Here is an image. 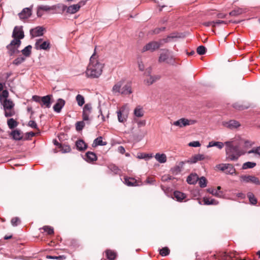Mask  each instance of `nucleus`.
<instances>
[{
	"label": "nucleus",
	"instance_id": "f257e3e1",
	"mask_svg": "<svg viewBox=\"0 0 260 260\" xmlns=\"http://www.w3.org/2000/svg\"><path fill=\"white\" fill-rule=\"evenodd\" d=\"M96 47L90 58L89 62L85 72L86 77L88 78H99L102 75L105 67V64L99 59V56L96 54Z\"/></svg>",
	"mask_w": 260,
	"mask_h": 260
},
{
	"label": "nucleus",
	"instance_id": "f03ea898",
	"mask_svg": "<svg viewBox=\"0 0 260 260\" xmlns=\"http://www.w3.org/2000/svg\"><path fill=\"white\" fill-rule=\"evenodd\" d=\"M226 146L225 152L226 159L231 161L237 160L239 157L245 154L246 152L241 150L239 146L233 139L231 141H226L224 143Z\"/></svg>",
	"mask_w": 260,
	"mask_h": 260
},
{
	"label": "nucleus",
	"instance_id": "7ed1b4c3",
	"mask_svg": "<svg viewBox=\"0 0 260 260\" xmlns=\"http://www.w3.org/2000/svg\"><path fill=\"white\" fill-rule=\"evenodd\" d=\"M124 84L123 81H119L116 82L113 85L111 92L113 95L118 96L120 95L130 94L132 92V89L130 86Z\"/></svg>",
	"mask_w": 260,
	"mask_h": 260
},
{
	"label": "nucleus",
	"instance_id": "20e7f679",
	"mask_svg": "<svg viewBox=\"0 0 260 260\" xmlns=\"http://www.w3.org/2000/svg\"><path fill=\"white\" fill-rule=\"evenodd\" d=\"M5 111V116L7 117H11L15 114L14 110L15 104L10 99H5L0 102Z\"/></svg>",
	"mask_w": 260,
	"mask_h": 260
},
{
	"label": "nucleus",
	"instance_id": "39448f33",
	"mask_svg": "<svg viewBox=\"0 0 260 260\" xmlns=\"http://www.w3.org/2000/svg\"><path fill=\"white\" fill-rule=\"evenodd\" d=\"M170 37L160 40L159 41H152L146 44L142 49L141 52L146 51L153 52L155 50L158 49L165 43L168 42V39Z\"/></svg>",
	"mask_w": 260,
	"mask_h": 260
},
{
	"label": "nucleus",
	"instance_id": "423d86ee",
	"mask_svg": "<svg viewBox=\"0 0 260 260\" xmlns=\"http://www.w3.org/2000/svg\"><path fill=\"white\" fill-rule=\"evenodd\" d=\"M20 40L17 39H13L12 40L11 43L7 46L9 55L12 56L13 54L19 52L18 48L20 46Z\"/></svg>",
	"mask_w": 260,
	"mask_h": 260
},
{
	"label": "nucleus",
	"instance_id": "0eeeda50",
	"mask_svg": "<svg viewBox=\"0 0 260 260\" xmlns=\"http://www.w3.org/2000/svg\"><path fill=\"white\" fill-rule=\"evenodd\" d=\"M151 69H148L145 72V75L147 78L144 80V83L147 85H150L153 83L160 79V76L158 75L151 76L150 75Z\"/></svg>",
	"mask_w": 260,
	"mask_h": 260
},
{
	"label": "nucleus",
	"instance_id": "6e6552de",
	"mask_svg": "<svg viewBox=\"0 0 260 260\" xmlns=\"http://www.w3.org/2000/svg\"><path fill=\"white\" fill-rule=\"evenodd\" d=\"M240 181L244 183H252L256 185H260L258 178L253 175H241L240 176Z\"/></svg>",
	"mask_w": 260,
	"mask_h": 260
},
{
	"label": "nucleus",
	"instance_id": "1a4fd4ad",
	"mask_svg": "<svg viewBox=\"0 0 260 260\" xmlns=\"http://www.w3.org/2000/svg\"><path fill=\"white\" fill-rule=\"evenodd\" d=\"M197 122V121L192 119H188L185 118H182L179 120L174 121L173 125L175 126H179V127H182L187 125H190L194 124Z\"/></svg>",
	"mask_w": 260,
	"mask_h": 260
},
{
	"label": "nucleus",
	"instance_id": "9d476101",
	"mask_svg": "<svg viewBox=\"0 0 260 260\" xmlns=\"http://www.w3.org/2000/svg\"><path fill=\"white\" fill-rule=\"evenodd\" d=\"M35 48L37 50H48L50 48L49 41H43L42 39H38L35 43Z\"/></svg>",
	"mask_w": 260,
	"mask_h": 260
},
{
	"label": "nucleus",
	"instance_id": "9b49d317",
	"mask_svg": "<svg viewBox=\"0 0 260 260\" xmlns=\"http://www.w3.org/2000/svg\"><path fill=\"white\" fill-rule=\"evenodd\" d=\"M234 139L239 146L244 144L245 148L251 147L254 144V142L244 139L240 136H236Z\"/></svg>",
	"mask_w": 260,
	"mask_h": 260
},
{
	"label": "nucleus",
	"instance_id": "f8f14e48",
	"mask_svg": "<svg viewBox=\"0 0 260 260\" xmlns=\"http://www.w3.org/2000/svg\"><path fill=\"white\" fill-rule=\"evenodd\" d=\"M118 120L119 122L124 123L127 118V113L125 111V106L120 108L117 111Z\"/></svg>",
	"mask_w": 260,
	"mask_h": 260
},
{
	"label": "nucleus",
	"instance_id": "ddd939ff",
	"mask_svg": "<svg viewBox=\"0 0 260 260\" xmlns=\"http://www.w3.org/2000/svg\"><path fill=\"white\" fill-rule=\"evenodd\" d=\"M210 157L209 156L205 155L203 154H197L193 155L191 158H189L186 162L190 164H194L198 161L203 160H209Z\"/></svg>",
	"mask_w": 260,
	"mask_h": 260
},
{
	"label": "nucleus",
	"instance_id": "4468645a",
	"mask_svg": "<svg viewBox=\"0 0 260 260\" xmlns=\"http://www.w3.org/2000/svg\"><path fill=\"white\" fill-rule=\"evenodd\" d=\"M24 37V32L22 27L15 26L12 34V37L14 38V39L20 40V39H23Z\"/></svg>",
	"mask_w": 260,
	"mask_h": 260
},
{
	"label": "nucleus",
	"instance_id": "2eb2a0df",
	"mask_svg": "<svg viewBox=\"0 0 260 260\" xmlns=\"http://www.w3.org/2000/svg\"><path fill=\"white\" fill-rule=\"evenodd\" d=\"M32 6L29 8H24L18 14L20 19L22 20L30 17L32 14Z\"/></svg>",
	"mask_w": 260,
	"mask_h": 260
},
{
	"label": "nucleus",
	"instance_id": "dca6fc26",
	"mask_svg": "<svg viewBox=\"0 0 260 260\" xmlns=\"http://www.w3.org/2000/svg\"><path fill=\"white\" fill-rule=\"evenodd\" d=\"M52 95L49 94L41 97V106L42 107L49 108L51 107V99Z\"/></svg>",
	"mask_w": 260,
	"mask_h": 260
},
{
	"label": "nucleus",
	"instance_id": "f3484780",
	"mask_svg": "<svg viewBox=\"0 0 260 260\" xmlns=\"http://www.w3.org/2000/svg\"><path fill=\"white\" fill-rule=\"evenodd\" d=\"M66 102L62 99H58L56 104L53 106V110L56 113H60L61 111L62 108L65 105Z\"/></svg>",
	"mask_w": 260,
	"mask_h": 260
},
{
	"label": "nucleus",
	"instance_id": "a211bd4d",
	"mask_svg": "<svg viewBox=\"0 0 260 260\" xmlns=\"http://www.w3.org/2000/svg\"><path fill=\"white\" fill-rule=\"evenodd\" d=\"M123 182L128 186H137L139 185V182L134 178L124 177Z\"/></svg>",
	"mask_w": 260,
	"mask_h": 260
},
{
	"label": "nucleus",
	"instance_id": "6ab92c4d",
	"mask_svg": "<svg viewBox=\"0 0 260 260\" xmlns=\"http://www.w3.org/2000/svg\"><path fill=\"white\" fill-rule=\"evenodd\" d=\"M91 106L90 104H86L83 109L82 118L84 121L89 120V116L91 113Z\"/></svg>",
	"mask_w": 260,
	"mask_h": 260
},
{
	"label": "nucleus",
	"instance_id": "aec40b11",
	"mask_svg": "<svg viewBox=\"0 0 260 260\" xmlns=\"http://www.w3.org/2000/svg\"><path fill=\"white\" fill-rule=\"evenodd\" d=\"M220 257L221 260H237L238 258L237 257L235 252H230L229 253L223 252L221 254Z\"/></svg>",
	"mask_w": 260,
	"mask_h": 260
},
{
	"label": "nucleus",
	"instance_id": "412c9836",
	"mask_svg": "<svg viewBox=\"0 0 260 260\" xmlns=\"http://www.w3.org/2000/svg\"><path fill=\"white\" fill-rule=\"evenodd\" d=\"M223 125L230 129L236 128L240 126L239 122L231 120L229 121H225L223 122Z\"/></svg>",
	"mask_w": 260,
	"mask_h": 260
},
{
	"label": "nucleus",
	"instance_id": "4be33fe9",
	"mask_svg": "<svg viewBox=\"0 0 260 260\" xmlns=\"http://www.w3.org/2000/svg\"><path fill=\"white\" fill-rule=\"evenodd\" d=\"M44 28L42 27L38 26L35 28L31 29L30 33L32 37H37L43 35Z\"/></svg>",
	"mask_w": 260,
	"mask_h": 260
},
{
	"label": "nucleus",
	"instance_id": "5701e85b",
	"mask_svg": "<svg viewBox=\"0 0 260 260\" xmlns=\"http://www.w3.org/2000/svg\"><path fill=\"white\" fill-rule=\"evenodd\" d=\"M163 52L160 54V56L158 58V61L159 62H169L168 59L170 58V53L168 50L165 49L163 50Z\"/></svg>",
	"mask_w": 260,
	"mask_h": 260
},
{
	"label": "nucleus",
	"instance_id": "b1692460",
	"mask_svg": "<svg viewBox=\"0 0 260 260\" xmlns=\"http://www.w3.org/2000/svg\"><path fill=\"white\" fill-rule=\"evenodd\" d=\"M184 161H180L178 165H176L171 168V172L174 175H177L180 173L182 171V169L184 165L185 164Z\"/></svg>",
	"mask_w": 260,
	"mask_h": 260
},
{
	"label": "nucleus",
	"instance_id": "393cba45",
	"mask_svg": "<svg viewBox=\"0 0 260 260\" xmlns=\"http://www.w3.org/2000/svg\"><path fill=\"white\" fill-rule=\"evenodd\" d=\"M247 12V9L246 8H236L234 9L233 11L230 12V15L232 16H238L240 15L244 14Z\"/></svg>",
	"mask_w": 260,
	"mask_h": 260
},
{
	"label": "nucleus",
	"instance_id": "a878e982",
	"mask_svg": "<svg viewBox=\"0 0 260 260\" xmlns=\"http://www.w3.org/2000/svg\"><path fill=\"white\" fill-rule=\"evenodd\" d=\"M199 179V177L197 174L192 173L187 178L186 181L189 184H196Z\"/></svg>",
	"mask_w": 260,
	"mask_h": 260
},
{
	"label": "nucleus",
	"instance_id": "bb28decb",
	"mask_svg": "<svg viewBox=\"0 0 260 260\" xmlns=\"http://www.w3.org/2000/svg\"><path fill=\"white\" fill-rule=\"evenodd\" d=\"M85 160L89 162L97 160V156L95 153L93 152L88 151L85 154Z\"/></svg>",
	"mask_w": 260,
	"mask_h": 260
},
{
	"label": "nucleus",
	"instance_id": "cd10ccee",
	"mask_svg": "<svg viewBox=\"0 0 260 260\" xmlns=\"http://www.w3.org/2000/svg\"><path fill=\"white\" fill-rule=\"evenodd\" d=\"M207 191L217 198H221L223 197V193L222 191H218L214 188H208L207 189Z\"/></svg>",
	"mask_w": 260,
	"mask_h": 260
},
{
	"label": "nucleus",
	"instance_id": "c85d7f7f",
	"mask_svg": "<svg viewBox=\"0 0 260 260\" xmlns=\"http://www.w3.org/2000/svg\"><path fill=\"white\" fill-rule=\"evenodd\" d=\"M105 254L106 257L109 260H114L117 257V253L111 249L106 250Z\"/></svg>",
	"mask_w": 260,
	"mask_h": 260
},
{
	"label": "nucleus",
	"instance_id": "c756f323",
	"mask_svg": "<svg viewBox=\"0 0 260 260\" xmlns=\"http://www.w3.org/2000/svg\"><path fill=\"white\" fill-rule=\"evenodd\" d=\"M174 196L176 200L178 202H182L186 197L185 193L179 191H175L174 192Z\"/></svg>",
	"mask_w": 260,
	"mask_h": 260
},
{
	"label": "nucleus",
	"instance_id": "7c9ffc66",
	"mask_svg": "<svg viewBox=\"0 0 260 260\" xmlns=\"http://www.w3.org/2000/svg\"><path fill=\"white\" fill-rule=\"evenodd\" d=\"M76 146L77 149L80 151L85 150L87 147L86 144L82 140L77 141Z\"/></svg>",
	"mask_w": 260,
	"mask_h": 260
},
{
	"label": "nucleus",
	"instance_id": "2f4dec72",
	"mask_svg": "<svg viewBox=\"0 0 260 260\" xmlns=\"http://www.w3.org/2000/svg\"><path fill=\"white\" fill-rule=\"evenodd\" d=\"M203 201L204 202V205H216L218 204V202L214 199L207 197H204L203 198Z\"/></svg>",
	"mask_w": 260,
	"mask_h": 260
},
{
	"label": "nucleus",
	"instance_id": "473e14b6",
	"mask_svg": "<svg viewBox=\"0 0 260 260\" xmlns=\"http://www.w3.org/2000/svg\"><path fill=\"white\" fill-rule=\"evenodd\" d=\"M107 144V143L106 142L103 141V138L102 137H99L94 140L92 146H105Z\"/></svg>",
	"mask_w": 260,
	"mask_h": 260
},
{
	"label": "nucleus",
	"instance_id": "72a5a7b5",
	"mask_svg": "<svg viewBox=\"0 0 260 260\" xmlns=\"http://www.w3.org/2000/svg\"><path fill=\"white\" fill-rule=\"evenodd\" d=\"M80 10L79 6L76 4H73L69 6L68 14H74Z\"/></svg>",
	"mask_w": 260,
	"mask_h": 260
},
{
	"label": "nucleus",
	"instance_id": "f704fd0d",
	"mask_svg": "<svg viewBox=\"0 0 260 260\" xmlns=\"http://www.w3.org/2000/svg\"><path fill=\"white\" fill-rule=\"evenodd\" d=\"M155 158L160 163H165L167 161V156L164 153H156L155 155Z\"/></svg>",
	"mask_w": 260,
	"mask_h": 260
},
{
	"label": "nucleus",
	"instance_id": "c9c22d12",
	"mask_svg": "<svg viewBox=\"0 0 260 260\" xmlns=\"http://www.w3.org/2000/svg\"><path fill=\"white\" fill-rule=\"evenodd\" d=\"M11 135L13 139L15 140H20L22 138L20 131L18 129L13 131L11 133Z\"/></svg>",
	"mask_w": 260,
	"mask_h": 260
},
{
	"label": "nucleus",
	"instance_id": "e433bc0d",
	"mask_svg": "<svg viewBox=\"0 0 260 260\" xmlns=\"http://www.w3.org/2000/svg\"><path fill=\"white\" fill-rule=\"evenodd\" d=\"M213 146H216L219 149H222L224 146V144L221 142H215V141H211L207 145V147H212Z\"/></svg>",
	"mask_w": 260,
	"mask_h": 260
},
{
	"label": "nucleus",
	"instance_id": "4c0bfd02",
	"mask_svg": "<svg viewBox=\"0 0 260 260\" xmlns=\"http://www.w3.org/2000/svg\"><path fill=\"white\" fill-rule=\"evenodd\" d=\"M7 124L10 129H13L17 126L18 122L13 118H10L7 121Z\"/></svg>",
	"mask_w": 260,
	"mask_h": 260
},
{
	"label": "nucleus",
	"instance_id": "58836bf2",
	"mask_svg": "<svg viewBox=\"0 0 260 260\" xmlns=\"http://www.w3.org/2000/svg\"><path fill=\"white\" fill-rule=\"evenodd\" d=\"M108 167L109 169L111 172H113V173L114 174H117L120 172V170L119 169V168L114 164H109L108 165Z\"/></svg>",
	"mask_w": 260,
	"mask_h": 260
},
{
	"label": "nucleus",
	"instance_id": "ea45409f",
	"mask_svg": "<svg viewBox=\"0 0 260 260\" xmlns=\"http://www.w3.org/2000/svg\"><path fill=\"white\" fill-rule=\"evenodd\" d=\"M134 114L138 117H141L144 115V112L142 108L140 106L136 107L134 110Z\"/></svg>",
	"mask_w": 260,
	"mask_h": 260
},
{
	"label": "nucleus",
	"instance_id": "a19ab883",
	"mask_svg": "<svg viewBox=\"0 0 260 260\" xmlns=\"http://www.w3.org/2000/svg\"><path fill=\"white\" fill-rule=\"evenodd\" d=\"M256 163L254 162L248 161L243 164L242 169L244 170L253 168L256 166Z\"/></svg>",
	"mask_w": 260,
	"mask_h": 260
},
{
	"label": "nucleus",
	"instance_id": "79ce46f5",
	"mask_svg": "<svg viewBox=\"0 0 260 260\" xmlns=\"http://www.w3.org/2000/svg\"><path fill=\"white\" fill-rule=\"evenodd\" d=\"M32 47L31 45H28L25 47L22 50V53L25 57H28L31 54V50Z\"/></svg>",
	"mask_w": 260,
	"mask_h": 260
},
{
	"label": "nucleus",
	"instance_id": "37998d69",
	"mask_svg": "<svg viewBox=\"0 0 260 260\" xmlns=\"http://www.w3.org/2000/svg\"><path fill=\"white\" fill-rule=\"evenodd\" d=\"M76 100L79 106H82L85 103V99L83 95L78 94L76 97Z\"/></svg>",
	"mask_w": 260,
	"mask_h": 260
},
{
	"label": "nucleus",
	"instance_id": "c03bdc74",
	"mask_svg": "<svg viewBox=\"0 0 260 260\" xmlns=\"http://www.w3.org/2000/svg\"><path fill=\"white\" fill-rule=\"evenodd\" d=\"M228 168L225 173L226 174L233 175L236 173V169L232 164H228Z\"/></svg>",
	"mask_w": 260,
	"mask_h": 260
},
{
	"label": "nucleus",
	"instance_id": "a18cd8bd",
	"mask_svg": "<svg viewBox=\"0 0 260 260\" xmlns=\"http://www.w3.org/2000/svg\"><path fill=\"white\" fill-rule=\"evenodd\" d=\"M247 197L249 199L250 203L252 205H255L257 203V199L254 195L251 192L247 193Z\"/></svg>",
	"mask_w": 260,
	"mask_h": 260
},
{
	"label": "nucleus",
	"instance_id": "49530a36",
	"mask_svg": "<svg viewBox=\"0 0 260 260\" xmlns=\"http://www.w3.org/2000/svg\"><path fill=\"white\" fill-rule=\"evenodd\" d=\"M199 184L201 188H204L207 186V181L205 177H202L199 178Z\"/></svg>",
	"mask_w": 260,
	"mask_h": 260
},
{
	"label": "nucleus",
	"instance_id": "de8ad7c7",
	"mask_svg": "<svg viewBox=\"0 0 260 260\" xmlns=\"http://www.w3.org/2000/svg\"><path fill=\"white\" fill-rule=\"evenodd\" d=\"M9 92L7 90H4L0 93V102L5 99H8Z\"/></svg>",
	"mask_w": 260,
	"mask_h": 260
},
{
	"label": "nucleus",
	"instance_id": "09e8293b",
	"mask_svg": "<svg viewBox=\"0 0 260 260\" xmlns=\"http://www.w3.org/2000/svg\"><path fill=\"white\" fill-rule=\"evenodd\" d=\"M247 153L248 154L253 153L260 157V146L253 148L251 150L247 151Z\"/></svg>",
	"mask_w": 260,
	"mask_h": 260
},
{
	"label": "nucleus",
	"instance_id": "8fccbe9b",
	"mask_svg": "<svg viewBox=\"0 0 260 260\" xmlns=\"http://www.w3.org/2000/svg\"><path fill=\"white\" fill-rule=\"evenodd\" d=\"M42 229L47 233V234L49 235H53L54 234V229L52 227L45 225L42 228Z\"/></svg>",
	"mask_w": 260,
	"mask_h": 260
},
{
	"label": "nucleus",
	"instance_id": "3c124183",
	"mask_svg": "<svg viewBox=\"0 0 260 260\" xmlns=\"http://www.w3.org/2000/svg\"><path fill=\"white\" fill-rule=\"evenodd\" d=\"M25 59V58L23 56L18 57L13 61V63L15 65L18 66L22 63Z\"/></svg>",
	"mask_w": 260,
	"mask_h": 260
},
{
	"label": "nucleus",
	"instance_id": "603ef678",
	"mask_svg": "<svg viewBox=\"0 0 260 260\" xmlns=\"http://www.w3.org/2000/svg\"><path fill=\"white\" fill-rule=\"evenodd\" d=\"M197 52L199 55L205 54L206 52V48L204 46H200L197 48Z\"/></svg>",
	"mask_w": 260,
	"mask_h": 260
},
{
	"label": "nucleus",
	"instance_id": "864d4df0",
	"mask_svg": "<svg viewBox=\"0 0 260 260\" xmlns=\"http://www.w3.org/2000/svg\"><path fill=\"white\" fill-rule=\"evenodd\" d=\"M85 126V123L84 121H78L76 123V129L77 131H81Z\"/></svg>",
	"mask_w": 260,
	"mask_h": 260
},
{
	"label": "nucleus",
	"instance_id": "5fc2aeb1",
	"mask_svg": "<svg viewBox=\"0 0 260 260\" xmlns=\"http://www.w3.org/2000/svg\"><path fill=\"white\" fill-rule=\"evenodd\" d=\"M169 253H170V250L167 247H164L161 249L160 250L159 254L162 256H167Z\"/></svg>",
	"mask_w": 260,
	"mask_h": 260
},
{
	"label": "nucleus",
	"instance_id": "6e6d98bb",
	"mask_svg": "<svg viewBox=\"0 0 260 260\" xmlns=\"http://www.w3.org/2000/svg\"><path fill=\"white\" fill-rule=\"evenodd\" d=\"M152 157V154H147L144 153H141L138 155L137 157L139 159H146Z\"/></svg>",
	"mask_w": 260,
	"mask_h": 260
},
{
	"label": "nucleus",
	"instance_id": "4d7b16f0",
	"mask_svg": "<svg viewBox=\"0 0 260 260\" xmlns=\"http://www.w3.org/2000/svg\"><path fill=\"white\" fill-rule=\"evenodd\" d=\"M11 222L13 226H16L20 224V219L17 217H13L12 218Z\"/></svg>",
	"mask_w": 260,
	"mask_h": 260
},
{
	"label": "nucleus",
	"instance_id": "13d9d810",
	"mask_svg": "<svg viewBox=\"0 0 260 260\" xmlns=\"http://www.w3.org/2000/svg\"><path fill=\"white\" fill-rule=\"evenodd\" d=\"M39 8V9H40V10H41L42 11H49L52 9H53V8L49 6H47V5H41V6H39L38 7Z\"/></svg>",
	"mask_w": 260,
	"mask_h": 260
},
{
	"label": "nucleus",
	"instance_id": "bf43d9fd",
	"mask_svg": "<svg viewBox=\"0 0 260 260\" xmlns=\"http://www.w3.org/2000/svg\"><path fill=\"white\" fill-rule=\"evenodd\" d=\"M228 164H221L216 166V168L221 171H225L226 172L228 168Z\"/></svg>",
	"mask_w": 260,
	"mask_h": 260
},
{
	"label": "nucleus",
	"instance_id": "052dcab7",
	"mask_svg": "<svg viewBox=\"0 0 260 260\" xmlns=\"http://www.w3.org/2000/svg\"><path fill=\"white\" fill-rule=\"evenodd\" d=\"M59 148H61V151L62 153H67L71 151V148L69 146L65 145V146H62L61 147H59Z\"/></svg>",
	"mask_w": 260,
	"mask_h": 260
},
{
	"label": "nucleus",
	"instance_id": "680f3d73",
	"mask_svg": "<svg viewBox=\"0 0 260 260\" xmlns=\"http://www.w3.org/2000/svg\"><path fill=\"white\" fill-rule=\"evenodd\" d=\"M47 258H50V259H56L61 260V259H65L66 258V257L64 255H60L58 256L47 255Z\"/></svg>",
	"mask_w": 260,
	"mask_h": 260
},
{
	"label": "nucleus",
	"instance_id": "e2e57ef3",
	"mask_svg": "<svg viewBox=\"0 0 260 260\" xmlns=\"http://www.w3.org/2000/svg\"><path fill=\"white\" fill-rule=\"evenodd\" d=\"M28 125L29 126L34 128H37L38 125L37 123L34 120H30L28 122Z\"/></svg>",
	"mask_w": 260,
	"mask_h": 260
},
{
	"label": "nucleus",
	"instance_id": "0e129e2a",
	"mask_svg": "<svg viewBox=\"0 0 260 260\" xmlns=\"http://www.w3.org/2000/svg\"><path fill=\"white\" fill-rule=\"evenodd\" d=\"M189 146L194 147H199L201 145V144L199 141H193L191 142H190L188 144Z\"/></svg>",
	"mask_w": 260,
	"mask_h": 260
},
{
	"label": "nucleus",
	"instance_id": "69168bd1",
	"mask_svg": "<svg viewBox=\"0 0 260 260\" xmlns=\"http://www.w3.org/2000/svg\"><path fill=\"white\" fill-rule=\"evenodd\" d=\"M220 24H228L226 21H222V20H217L213 21V27H215L217 25H219Z\"/></svg>",
	"mask_w": 260,
	"mask_h": 260
},
{
	"label": "nucleus",
	"instance_id": "338daca9",
	"mask_svg": "<svg viewBox=\"0 0 260 260\" xmlns=\"http://www.w3.org/2000/svg\"><path fill=\"white\" fill-rule=\"evenodd\" d=\"M86 2L87 0H81L77 3L76 5L79 6V9H80L81 7L86 5Z\"/></svg>",
	"mask_w": 260,
	"mask_h": 260
},
{
	"label": "nucleus",
	"instance_id": "774afa93",
	"mask_svg": "<svg viewBox=\"0 0 260 260\" xmlns=\"http://www.w3.org/2000/svg\"><path fill=\"white\" fill-rule=\"evenodd\" d=\"M32 99L34 101L36 102L41 103V97L38 95H34L32 96Z\"/></svg>",
	"mask_w": 260,
	"mask_h": 260
}]
</instances>
